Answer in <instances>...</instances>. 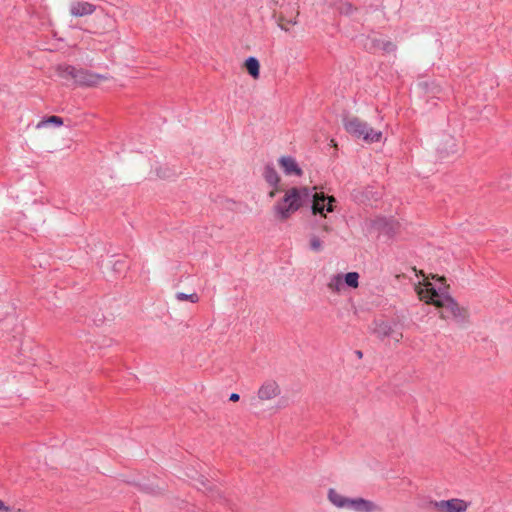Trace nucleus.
I'll list each match as a JSON object with an SVG mask.
<instances>
[{"label":"nucleus","mask_w":512,"mask_h":512,"mask_svg":"<svg viewBox=\"0 0 512 512\" xmlns=\"http://www.w3.org/2000/svg\"><path fill=\"white\" fill-rule=\"evenodd\" d=\"M239 399H240V396H239V394H237V393H232V394L230 395V397H229V400H230V401H233V402H236V401H238Z\"/></svg>","instance_id":"obj_24"},{"label":"nucleus","mask_w":512,"mask_h":512,"mask_svg":"<svg viewBox=\"0 0 512 512\" xmlns=\"http://www.w3.org/2000/svg\"><path fill=\"white\" fill-rule=\"evenodd\" d=\"M355 512H381L382 508L376 503L364 498H351L349 508Z\"/></svg>","instance_id":"obj_9"},{"label":"nucleus","mask_w":512,"mask_h":512,"mask_svg":"<svg viewBox=\"0 0 512 512\" xmlns=\"http://www.w3.org/2000/svg\"><path fill=\"white\" fill-rule=\"evenodd\" d=\"M357 356L362 357V352L361 351H357Z\"/></svg>","instance_id":"obj_29"},{"label":"nucleus","mask_w":512,"mask_h":512,"mask_svg":"<svg viewBox=\"0 0 512 512\" xmlns=\"http://www.w3.org/2000/svg\"><path fill=\"white\" fill-rule=\"evenodd\" d=\"M280 394L279 385L272 380L265 381L257 392L258 401H269L274 399Z\"/></svg>","instance_id":"obj_8"},{"label":"nucleus","mask_w":512,"mask_h":512,"mask_svg":"<svg viewBox=\"0 0 512 512\" xmlns=\"http://www.w3.org/2000/svg\"><path fill=\"white\" fill-rule=\"evenodd\" d=\"M322 229H323V231H325V232H330V231L332 230L331 226H329L328 224H324V225L322 226Z\"/></svg>","instance_id":"obj_27"},{"label":"nucleus","mask_w":512,"mask_h":512,"mask_svg":"<svg viewBox=\"0 0 512 512\" xmlns=\"http://www.w3.org/2000/svg\"><path fill=\"white\" fill-rule=\"evenodd\" d=\"M359 274L357 272H349L343 276V282L348 287L358 288L359 286Z\"/></svg>","instance_id":"obj_16"},{"label":"nucleus","mask_w":512,"mask_h":512,"mask_svg":"<svg viewBox=\"0 0 512 512\" xmlns=\"http://www.w3.org/2000/svg\"><path fill=\"white\" fill-rule=\"evenodd\" d=\"M345 130L352 136L363 139L365 142H379L382 138V132L371 128L368 123L356 116L346 117L343 121Z\"/></svg>","instance_id":"obj_3"},{"label":"nucleus","mask_w":512,"mask_h":512,"mask_svg":"<svg viewBox=\"0 0 512 512\" xmlns=\"http://www.w3.org/2000/svg\"><path fill=\"white\" fill-rule=\"evenodd\" d=\"M470 503L458 498H450V512H465Z\"/></svg>","instance_id":"obj_15"},{"label":"nucleus","mask_w":512,"mask_h":512,"mask_svg":"<svg viewBox=\"0 0 512 512\" xmlns=\"http://www.w3.org/2000/svg\"><path fill=\"white\" fill-rule=\"evenodd\" d=\"M245 67L248 73L254 78L258 79L260 75V64L255 57H249L245 61Z\"/></svg>","instance_id":"obj_14"},{"label":"nucleus","mask_w":512,"mask_h":512,"mask_svg":"<svg viewBox=\"0 0 512 512\" xmlns=\"http://www.w3.org/2000/svg\"><path fill=\"white\" fill-rule=\"evenodd\" d=\"M449 307H450V320L452 319L455 324L460 327H466V324L469 322V311L466 307L460 306L458 302L450 296L449 299Z\"/></svg>","instance_id":"obj_7"},{"label":"nucleus","mask_w":512,"mask_h":512,"mask_svg":"<svg viewBox=\"0 0 512 512\" xmlns=\"http://www.w3.org/2000/svg\"><path fill=\"white\" fill-rule=\"evenodd\" d=\"M419 298L428 304H433L437 308L443 309L448 302V295L446 292L437 290L432 283H425L423 287L417 290Z\"/></svg>","instance_id":"obj_5"},{"label":"nucleus","mask_w":512,"mask_h":512,"mask_svg":"<svg viewBox=\"0 0 512 512\" xmlns=\"http://www.w3.org/2000/svg\"><path fill=\"white\" fill-rule=\"evenodd\" d=\"M262 176L266 183L272 187V190L268 193L270 198H274L276 193L283 191V188L280 186L281 178L272 164L264 166Z\"/></svg>","instance_id":"obj_6"},{"label":"nucleus","mask_w":512,"mask_h":512,"mask_svg":"<svg viewBox=\"0 0 512 512\" xmlns=\"http://www.w3.org/2000/svg\"><path fill=\"white\" fill-rule=\"evenodd\" d=\"M343 287L344 282L342 274L332 275L327 282L328 290L333 293H339Z\"/></svg>","instance_id":"obj_13"},{"label":"nucleus","mask_w":512,"mask_h":512,"mask_svg":"<svg viewBox=\"0 0 512 512\" xmlns=\"http://www.w3.org/2000/svg\"><path fill=\"white\" fill-rule=\"evenodd\" d=\"M374 46H376L386 52H392L396 48V46L392 42H385L382 40H375Z\"/></svg>","instance_id":"obj_21"},{"label":"nucleus","mask_w":512,"mask_h":512,"mask_svg":"<svg viewBox=\"0 0 512 512\" xmlns=\"http://www.w3.org/2000/svg\"><path fill=\"white\" fill-rule=\"evenodd\" d=\"M175 298L179 302L189 301L191 303H198L199 300H200V297H199V295L196 292H193V293H190V294H186V293H183V292H177L175 294Z\"/></svg>","instance_id":"obj_18"},{"label":"nucleus","mask_w":512,"mask_h":512,"mask_svg":"<svg viewBox=\"0 0 512 512\" xmlns=\"http://www.w3.org/2000/svg\"><path fill=\"white\" fill-rule=\"evenodd\" d=\"M59 77L66 80H73L79 86H95L101 81L107 80V77L101 74L93 73L85 69H77L72 65L62 64L56 67Z\"/></svg>","instance_id":"obj_2"},{"label":"nucleus","mask_w":512,"mask_h":512,"mask_svg":"<svg viewBox=\"0 0 512 512\" xmlns=\"http://www.w3.org/2000/svg\"><path fill=\"white\" fill-rule=\"evenodd\" d=\"M275 4H278V0H272Z\"/></svg>","instance_id":"obj_30"},{"label":"nucleus","mask_w":512,"mask_h":512,"mask_svg":"<svg viewBox=\"0 0 512 512\" xmlns=\"http://www.w3.org/2000/svg\"><path fill=\"white\" fill-rule=\"evenodd\" d=\"M277 24L281 30H284L287 32V31H289V28L287 26L296 25L297 20H296V17L294 19L287 20V19H285L284 16L281 15L278 17Z\"/></svg>","instance_id":"obj_20"},{"label":"nucleus","mask_w":512,"mask_h":512,"mask_svg":"<svg viewBox=\"0 0 512 512\" xmlns=\"http://www.w3.org/2000/svg\"><path fill=\"white\" fill-rule=\"evenodd\" d=\"M198 482L203 486L206 487V483H208V479H206L204 476H200L198 479Z\"/></svg>","instance_id":"obj_25"},{"label":"nucleus","mask_w":512,"mask_h":512,"mask_svg":"<svg viewBox=\"0 0 512 512\" xmlns=\"http://www.w3.org/2000/svg\"><path fill=\"white\" fill-rule=\"evenodd\" d=\"M95 11L96 6L86 1H74L69 6V12L74 17L92 15Z\"/></svg>","instance_id":"obj_10"},{"label":"nucleus","mask_w":512,"mask_h":512,"mask_svg":"<svg viewBox=\"0 0 512 512\" xmlns=\"http://www.w3.org/2000/svg\"><path fill=\"white\" fill-rule=\"evenodd\" d=\"M328 499L337 508H349L351 500V498L343 496L333 488L328 491Z\"/></svg>","instance_id":"obj_12"},{"label":"nucleus","mask_w":512,"mask_h":512,"mask_svg":"<svg viewBox=\"0 0 512 512\" xmlns=\"http://www.w3.org/2000/svg\"><path fill=\"white\" fill-rule=\"evenodd\" d=\"M48 124H54L56 126H61L63 124V119L59 116H50L47 118L42 119L40 122L37 123L36 128L40 129Z\"/></svg>","instance_id":"obj_17"},{"label":"nucleus","mask_w":512,"mask_h":512,"mask_svg":"<svg viewBox=\"0 0 512 512\" xmlns=\"http://www.w3.org/2000/svg\"><path fill=\"white\" fill-rule=\"evenodd\" d=\"M440 317L445 318L443 311H440Z\"/></svg>","instance_id":"obj_28"},{"label":"nucleus","mask_w":512,"mask_h":512,"mask_svg":"<svg viewBox=\"0 0 512 512\" xmlns=\"http://www.w3.org/2000/svg\"><path fill=\"white\" fill-rule=\"evenodd\" d=\"M336 9L340 14H343V15H351L355 10L353 5L349 2H340L336 6Z\"/></svg>","instance_id":"obj_19"},{"label":"nucleus","mask_w":512,"mask_h":512,"mask_svg":"<svg viewBox=\"0 0 512 512\" xmlns=\"http://www.w3.org/2000/svg\"><path fill=\"white\" fill-rule=\"evenodd\" d=\"M402 328V324L397 320L378 321L375 322L373 332L380 339L390 338L398 343L403 338Z\"/></svg>","instance_id":"obj_4"},{"label":"nucleus","mask_w":512,"mask_h":512,"mask_svg":"<svg viewBox=\"0 0 512 512\" xmlns=\"http://www.w3.org/2000/svg\"><path fill=\"white\" fill-rule=\"evenodd\" d=\"M0 510H3V511H7V512H8V511H10L11 509H10V507H9V506H6V505H5V503H4L2 500H0Z\"/></svg>","instance_id":"obj_26"},{"label":"nucleus","mask_w":512,"mask_h":512,"mask_svg":"<svg viewBox=\"0 0 512 512\" xmlns=\"http://www.w3.org/2000/svg\"><path fill=\"white\" fill-rule=\"evenodd\" d=\"M435 509L448 512V501L442 500L440 502H431Z\"/></svg>","instance_id":"obj_23"},{"label":"nucleus","mask_w":512,"mask_h":512,"mask_svg":"<svg viewBox=\"0 0 512 512\" xmlns=\"http://www.w3.org/2000/svg\"><path fill=\"white\" fill-rule=\"evenodd\" d=\"M310 248L315 252H320L322 250V242L319 237L315 235L310 237Z\"/></svg>","instance_id":"obj_22"},{"label":"nucleus","mask_w":512,"mask_h":512,"mask_svg":"<svg viewBox=\"0 0 512 512\" xmlns=\"http://www.w3.org/2000/svg\"><path fill=\"white\" fill-rule=\"evenodd\" d=\"M315 190L316 187H292L285 190L283 197L273 206L275 219L284 222L300 208L309 204H311L313 215L320 214L325 217V210L332 212L336 199L333 196L326 197L324 193H318Z\"/></svg>","instance_id":"obj_1"},{"label":"nucleus","mask_w":512,"mask_h":512,"mask_svg":"<svg viewBox=\"0 0 512 512\" xmlns=\"http://www.w3.org/2000/svg\"><path fill=\"white\" fill-rule=\"evenodd\" d=\"M278 163L287 176L295 175L301 177L303 175V170L292 156H281L278 159Z\"/></svg>","instance_id":"obj_11"}]
</instances>
